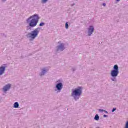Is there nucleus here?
Segmentation results:
<instances>
[{"instance_id": "412c9836", "label": "nucleus", "mask_w": 128, "mask_h": 128, "mask_svg": "<svg viewBox=\"0 0 128 128\" xmlns=\"http://www.w3.org/2000/svg\"><path fill=\"white\" fill-rule=\"evenodd\" d=\"M104 112H105V114H108V111H106V110H104Z\"/></svg>"}, {"instance_id": "f8f14e48", "label": "nucleus", "mask_w": 128, "mask_h": 128, "mask_svg": "<svg viewBox=\"0 0 128 128\" xmlns=\"http://www.w3.org/2000/svg\"><path fill=\"white\" fill-rule=\"evenodd\" d=\"M48 2V0H41L40 3L42 4H46V2Z\"/></svg>"}, {"instance_id": "6e6552de", "label": "nucleus", "mask_w": 128, "mask_h": 128, "mask_svg": "<svg viewBox=\"0 0 128 128\" xmlns=\"http://www.w3.org/2000/svg\"><path fill=\"white\" fill-rule=\"evenodd\" d=\"M12 88V84H5L2 88V92L4 94H8V92Z\"/></svg>"}, {"instance_id": "9d476101", "label": "nucleus", "mask_w": 128, "mask_h": 128, "mask_svg": "<svg viewBox=\"0 0 128 128\" xmlns=\"http://www.w3.org/2000/svg\"><path fill=\"white\" fill-rule=\"evenodd\" d=\"M6 64H3L0 66V76L4 74L6 72Z\"/></svg>"}, {"instance_id": "f03ea898", "label": "nucleus", "mask_w": 128, "mask_h": 128, "mask_svg": "<svg viewBox=\"0 0 128 128\" xmlns=\"http://www.w3.org/2000/svg\"><path fill=\"white\" fill-rule=\"evenodd\" d=\"M82 86H78L72 90L71 96L73 98L74 100H78L82 94Z\"/></svg>"}, {"instance_id": "dca6fc26", "label": "nucleus", "mask_w": 128, "mask_h": 128, "mask_svg": "<svg viewBox=\"0 0 128 128\" xmlns=\"http://www.w3.org/2000/svg\"><path fill=\"white\" fill-rule=\"evenodd\" d=\"M40 26H44V22H41L39 24Z\"/></svg>"}, {"instance_id": "7ed1b4c3", "label": "nucleus", "mask_w": 128, "mask_h": 128, "mask_svg": "<svg viewBox=\"0 0 128 128\" xmlns=\"http://www.w3.org/2000/svg\"><path fill=\"white\" fill-rule=\"evenodd\" d=\"M40 30L41 28L40 27L34 28V30L31 31V32L27 34L26 36L30 40H34L38 36Z\"/></svg>"}, {"instance_id": "f3484780", "label": "nucleus", "mask_w": 128, "mask_h": 128, "mask_svg": "<svg viewBox=\"0 0 128 128\" xmlns=\"http://www.w3.org/2000/svg\"><path fill=\"white\" fill-rule=\"evenodd\" d=\"M104 110H102V109H99L98 110V112H104Z\"/></svg>"}, {"instance_id": "f257e3e1", "label": "nucleus", "mask_w": 128, "mask_h": 128, "mask_svg": "<svg viewBox=\"0 0 128 128\" xmlns=\"http://www.w3.org/2000/svg\"><path fill=\"white\" fill-rule=\"evenodd\" d=\"M40 20V16L38 14H34L32 15L26 19V22L28 24L26 26V30H30L32 28H35L38 26V20Z\"/></svg>"}, {"instance_id": "a211bd4d", "label": "nucleus", "mask_w": 128, "mask_h": 128, "mask_svg": "<svg viewBox=\"0 0 128 128\" xmlns=\"http://www.w3.org/2000/svg\"><path fill=\"white\" fill-rule=\"evenodd\" d=\"M116 108H113L112 110V112H116Z\"/></svg>"}, {"instance_id": "9b49d317", "label": "nucleus", "mask_w": 128, "mask_h": 128, "mask_svg": "<svg viewBox=\"0 0 128 128\" xmlns=\"http://www.w3.org/2000/svg\"><path fill=\"white\" fill-rule=\"evenodd\" d=\"M19 106H20V104H18V102H15L14 104L13 108H18Z\"/></svg>"}, {"instance_id": "5701e85b", "label": "nucleus", "mask_w": 128, "mask_h": 128, "mask_svg": "<svg viewBox=\"0 0 128 128\" xmlns=\"http://www.w3.org/2000/svg\"><path fill=\"white\" fill-rule=\"evenodd\" d=\"M103 6H106V4H103Z\"/></svg>"}, {"instance_id": "393cba45", "label": "nucleus", "mask_w": 128, "mask_h": 128, "mask_svg": "<svg viewBox=\"0 0 128 128\" xmlns=\"http://www.w3.org/2000/svg\"><path fill=\"white\" fill-rule=\"evenodd\" d=\"M76 69L73 68V70H75Z\"/></svg>"}, {"instance_id": "39448f33", "label": "nucleus", "mask_w": 128, "mask_h": 128, "mask_svg": "<svg viewBox=\"0 0 128 128\" xmlns=\"http://www.w3.org/2000/svg\"><path fill=\"white\" fill-rule=\"evenodd\" d=\"M64 88V84L62 80H58L55 82V86L54 88V90L55 92L58 94L62 92V90Z\"/></svg>"}, {"instance_id": "1a4fd4ad", "label": "nucleus", "mask_w": 128, "mask_h": 128, "mask_svg": "<svg viewBox=\"0 0 128 128\" xmlns=\"http://www.w3.org/2000/svg\"><path fill=\"white\" fill-rule=\"evenodd\" d=\"M94 32V25H90L87 28V34L88 36H91L92 34Z\"/></svg>"}, {"instance_id": "4468645a", "label": "nucleus", "mask_w": 128, "mask_h": 128, "mask_svg": "<svg viewBox=\"0 0 128 128\" xmlns=\"http://www.w3.org/2000/svg\"><path fill=\"white\" fill-rule=\"evenodd\" d=\"M124 128H128V120L126 122Z\"/></svg>"}, {"instance_id": "4be33fe9", "label": "nucleus", "mask_w": 128, "mask_h": 128, "mask_svg": "<svg viewBox=\"0 0 128 128\" xmlns=\"http://www.w3.org/2000/svg\"><path fill=\"white\" fill-rule=\"evenodd\" d=\"M116 2H120V0H116Z\"/></svg>"}, {"instance_id": "ddd939ff", "label": "nucleus", "mask_w": 128, "mask_h": 128, "mask_svg": "<svg viewBox=\"0 0 128 128\" xmlns=\"http://www.w3.org/2000/svg\"><path fill=\"white\" fill-rule=\"evenodd\" d=\"M94 120L97 121L98 120H100V116H98V115L96 114L94 118Z\"/></svg>"}, {"instance_id": "b1692460", "label": "nucleus", "mask_w": 128, "mask_h": 128, "mask_svg": "<svg viewBox=\"0 0 128 128\" xmlns=\"http://www.w3.org/2000/svg\"><path fill=\"white\" fill-rule=\"evenodd\" d=\"M3 0V2H6V0Z\"/></svg>"}, {"instance_id": "423d86ee", "label": "nucleus", "mask_w": 128, "mask_h": 128, "mask_svg": "<svg viewBox=\"0 0 128 128\" xmlns=\"http://www.w3.org/2000/svg\"><path fill=\"white\" fill-rule=\"evenodd\" d=\"M66 50V44L62 42H58L56 47V52H62Z\"/></svg>"}, {"instance_id": "6ab92c4d", "label": "nucleus", "mask_w": 128, "mask_h": 128, "mask_svg": "<svg viewBox=\"0 0 128 128\" xmlns=\"http://www.w3.org/2000/svg\"><path fill=\"white\" fill-rule=\"evenodd\" d=\"M76 5V4L73 3L72 4H71L72 6H74Z\"/></svg>"}, {"instance_id": "20e7f679", "label": "nucleus", "mask_w": 128, "mask_h": 128, "mask_svg": "<svg viewBox=\"0 0 128 128\" xmlns=\"http://www.w3.org/2000/svg\"><path fill=\"white\" fill-rule=\"evenodd\" d=\"M120 74V70L118 69V64H115L113 66V70H111L110 72V76H111L110 80L112 82H116V78Z\"/></svg>"}, {"instance_id": "0eeeda50", "label": "nucleus", "mask_w": 128, "mask_h": 128, "mask_svg": "<svg viewBox=\"0 0 128 128\" xmlns=\"http://www.w3.org/2000/svg\"><path fill=\"white\" fill-rule=\"evenodd\" d=\"M50 66L44 67L41 68L40 72L39 73V76H45L46 74L48 73V72L50 70Z\"/></svg>"}, {"instance_id": "2eb2a0df", "label": "nucleus", "mask_w": 128, "mask_h": 128, "mask_svg": "<svg viewBox=\"0 0 128 128\" xmlns=\"http://www.w3.org/2000/svg\"><path fill=\"white\" fill-rule=\"evenodd\" d=\"M65 28L66 30H68V22H66V24H65Z\"/></svg>"}, {"instance_id": "aec40b11", "label": "nucleus", "mask_w": 128, "mask_h": 128, "mask_svg": "<svg viewBox=\"0 0 128 128\" xmlns=\"http://www.w3.org/2000/svg\"><path fill=\"white\" fill-rule=\"evenodd\" d=\"M104 116V118H108V115H106V114H104V116Z\"/></svg>"}]
</instances>
